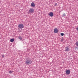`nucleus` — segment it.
Instances as JSON below:
<instances>
[{"label": "nucleus", "mask_w": 78, "mask_h": 78, "mask_svg": "<svg viewBox=\"0 0 78 78\" xmlns=\"http://www.w3.org/2000/svg\"><path fill=\"white\" fill-rule=\"evenodd\" d=\"M66 74H67L68 75H69L70 73V71L69 70H66Z\"/></svg>", "instance_id": "nucleus-5"}, {"label": "nucleus", "mask_w": 78, "mask_h": 78, "mask_svg": "<svg viewBox=\"0 0 78 78\" xmlns=\"http://www.w3.org/2000/svg\"><path fill=\"white\" fill-rule=\"evenodd\" d=\"M54 32L55 33H58V29L56 28H55L54 29Z\"/></svg>", "instance_id": "nucleus-6"}, {"label": "nucleus", "mask_w": 78, "mask_h": 78, "mask_svg": "<svg viewBox=\"0 0 78 78\" xmlns=\"http://www.w3.org/2000/svg\"><path fill=\"white\" fill-rule=\"evenodd\" d=\"M60 34L61 36H64V34L63 33H61Z\"/></svg>", "instance_id": "nucleus-13"}, {"label": "nucleus", "mask_w": 78, "mask_h": 78, "mask_svg": "<svg viewBox=\"0 0 78 78\" xmlns=\"http://www.w3.org/2000/svg\"><path fill=\"white\" fill-rule=\"evenodd\" d=\"M10 41L11 42H12L14 41V38H12L10 40Z\"/></svg>", "instance_id": "nucleus-9"}, {"label": "nucleus", "mask_w": 78, "mask_h": 78, "mask_svg": "<svg viewBox=\"0 0 78 78\" xmlns=\"http://www.w3.org/2000/svg\"><path fill=\"white\" fill-rule=\"evenodd\" d=\"M23 25L22 23H21L19 25H18V27L19 28H20V29H22V28H23Z\"/></svg>", "instance_id": "nucleus-2"}, {"label": "nucleus", "mask_w": 78, "mask_h": 78, "mask_svg": "<svg viewBox=\"0 0 78 78\" xmlns=\"http://www.w3.org/2000/svg\"><path fill=\"white\" fill-rule=\"evenodd\" d=\"M75 44L76 46H78V41L76 42Z\"/></svg>", "instance_id": "nucleus-11"}, {"label": "nucleus", "mask_w": 78, "mask_h": 78, "mask_svg": "<svg viewBox=\"0 0 78 78\" xmlns=\"http://www.w3.org/2000/svg\"><path fill=\"white\" fill-rule=\"evenodd\" d=\"M76 30L77 31H78V27H77V28H76Z\"/></svg>", "instance_id": "nucleus-17"}, {"label": "nucleus", "mask_w": 78, "mask_h": 78, "mask_svg": "<svg viewBox=\"0 0 78 78\" xmlns=\"http://www.w3.org/2000/svg\"><path fill=\"white\" fill-rule=\"evenodd\" d=\"M76 50H78V48L77 47L76 48Z\"/></svg>", "instance_id": "nucleus-15"}, {"label": "nucleus", "mask_w": 78, "mask_h": 78, "mask_svg": "<svg viewBox=\"0 0 78 78\" xmlns=\"http://www.w3.org/2000/svg\"><path fill=\"white\" fill-rule=\"evenodd\" d=\"M62 17H64V16H66V14L64 13H63L62 16Z\"/></svg>", "instance_id": "nucleus-12"}, {"label": "nucleus", "mask_w": 78, "mask_h": 78, "mask_svg": "<svg viewBox=\"0 0 78 78\" xmlns=\"http://www.w3.org/2000/svg\"><path fill=\"white\" fill-rule=\"evenodd\" d=\"M2 57H5V55H2Z\"/></svg>", "instance_id": "nucleus-16"}, {"label": "nucleus", "mask_w": 78, "mask_h": 78, "mask_svg": "<svg viewBox=\"0 0 78 78\" xmlns=\"http://www.w3.org/2000/svg\"><path fill=\"white\" fill-rule=\"evenodd\" d=\"M31 6L33 7H34V6H35V4H34V2H32L31 3Z\"/></svg>", "instance_id": "nucleus-8"}, {"label": "nucleus", "mask_w": 78, "mask_h": 78, "mask_svg": "<svg viewBox=\"0 0 78 78\" xmlns=\"http://www.w3.org/2000/svg\"><path fill=\"white\" fill-rule=\"evenodd\" d=\"M18 38L19 39H20V40H22V37L20 36H19L18 37Z\"/></svg>", "instance_id": "nucleus-10"}, {"label": "nucleus", "mask_w": 78, "mask_h": 78, "mask_svg": "<svg viewBox=\"0 0 78 78\" xmlns=\"http://www.w3.org/2000/svg\"><path fill=\"white\" fill-rule=\"evenodd\" d=\"M12 73V72L10 71L9 72V73H10V74H11Z\"/></svg>", "instance_id": "nucleus-14"}, {"label": "nucleus", "mask_w": 78, "mask_h": 78, "mask_svg": "<svg viewBox=\"0 0 78 78\" xmlns=\"http://www.w3.org/2000/svg\"><path fill=\"white\" fill-rule=\"evenodd\" d=\"M29 11L30 12V13H33V12H34V9L32 8H30L29 9Z\"/></svg>", "instance_id": "nucleus-4"}, {"label": "nucleus", "mask_w": 78, "mask_h": 78, "mask_svg": "<svg viewBox=\"0 0 78 78\" xmlns=\"http://www.w3.org/2000/svg\"><path fill=\"white\" fill-rule=\"evenodd\" d=\"M49 15L50 16V17H52L53 16V13L52 12H50Z\"/></svg>", "instance_id": "nucleus-7"}, {"label": "nucleus", "mask_w": 78, "mask_h": 78, "mask_svg": "<svg viewBox=\"0 0 78 78\" xmlns=\"http://www.w3.org/2000/svg\"><path fill=\"white\" fill-rule=\"evenodd\" d=\"M55 6H57V3H55Z\"/></svg>", "instance_id": "nucleus-18"}, {"label": "nucleus", "mask_w": 78, "mask_h": 78, "mask_svg": "<svg viewBox=\"0 0 78 78\" xmlns=\"http://www.w3.org/2000/svg\"><path fill=\"white\" fill-rule=\"evenodd\" d=\"M65 51H70V49H69V47H66L65 48Z\"/></svg>", "instance_id": "nucleus-3"}, {"label": "nucleus", "mask_w": 78, "mask_h": 78, "mask_svg": "<svg viewBox=\"0 0 78 78\" xmlns=\"http://www.w3.org/2000/svg\"><path fill=\"white\" fill-rule=\"evenodd\" d=\"M26 64H31L32 63V61L30 59V58H28L26 60Z\"/></svg>", "instance_id": "nucleus-1"}]
</instances>
